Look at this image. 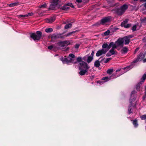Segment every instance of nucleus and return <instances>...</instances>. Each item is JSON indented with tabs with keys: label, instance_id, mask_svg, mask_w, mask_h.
I'll list each match as a JSON object with an SVG mask.
<instances>
[{
	"label": "nucleus",
	"instance_id": "423d86ee",
	"mask_svg": "<svg viewBox=\"0 0 146 146\" xmlns=\"http://www.w3.org/2000/svg\"><path fill=\"white\" fill-rule=\"evenodd\" d=\"M127 8V6L126 5H124L121 6L120 9H117V12L119 15H122L125 11Z\"/></svg>",
	"mask_w": 146,
	"mask_h": 146
},
{
	"label": "nucleus",
	"instance_id": "2eb2a0df",
	"mask_svg": "<svg viewBox=\"0 0 146 146\" xmlns=\"http://www.w3.org/2000/svg\"><path fill=\"white\" fill-rule=\"evenodd\" d=\"M64 46H65L63 42H61L57 44L56 47L57 48L62 49V48Z\"/></svg>",
	"mask_w": 146,
	"mask_h": 146
},
{
	"label": "nucleus",
	"instance_id": "3c124183",
	"mask_svg": "<svg viewBox=\"0 0 146 146\" xmlns=\"http://www.w3.org/2000/svg\"><path fill=\"white\" fill-rule=\"evenodd\" d=\"M143 42H146V38L145 37L143 39Z\"/></svg>",
	"mask_w": 146,
	"mask_h": 146
},
{
	"label": "nucleus",
	"instance_id": "a878e982",
	"mask_svg": "<svg viewBox=\"0 0 146 146\" xmlns=\"http://www.w3.org/2000/svg\"><path fill=\"white\" fill-rule=\"evenodd\" d=\"M108 45L107 44H104L102 45V49H107L108 48Z\"/></svg>",
	"mask_w": 146,
	"mask_h": 146
},
{
	"label": "nucleus",
	"instance_id": "6e6d98bb",
	"mask_svg": "<svg viewBox=\"0 0 146 146\" xmlns=\"http://www.w3.org/2000/svg\"><path fill=\"white\" fill-rule=\"evenodd\" d=\"M137 27V26L136 25H133L132 27Z\"/></svg>",
	"mask_w": 146,
	"mask_h": 146
},
{
	"label": "nucleus",
	"instance_id": "5fc2aeb1",
	"mask_svg": "<svg viewBox=\"0 0 146 146\" xmlns=\"http://www.w3.org/2000/svg\"><path fill=\"white\" fill-rule=\"evenodd\" d=\"M143 62H146V58L144 59L143 60Z\"/></svg>",
	"mask_w": 146,
	"mask_h": 146
},
{
	"label": "nucleus",
	"instance_id": "79ce46f5",
	"mask_svg": "<svg viewBox=\"0 0 146 146\" xmlns=\"http://www.w3.org/2000/svg\"><path fill=\"white\" fill-rule=\"evenodd\" d=\"M79 46H80V44H76V45H75V48H79Z\"/></svg>",
	"mask_w": 146,
	"mask_h": 146
},
{
	"label": "nucleus",
	"instance_id": "09e8293b",
	"mask_svg": "<svg viewBox=\"0 0 146 146\" xmlns=\"http://www.w3.org/2000/svg\"><path fill=\"white\" fill-rule=\"evenodd\" d=\"M132 28V30L133 31H135L136 30H138V29H136V28Z\"/></svg>",
	"mask_w": 146,
	"mask_h": 146
},
{
	"label": "nucleus",
	"instance_id": "c9c22d12",
	"mask_svg": "<svg viewBox=\"0 0 146 146\" xmlns=\"http://www.w3.org/2000/svg\"><path fill=\"white\" fill-rule=\"evenodd\" d=\"M63 42H64V44L65 46H66V45H68V44H70L69 42L68 41H63Z\"/></svg>",
	"mask_w": 146,
	"mask_h": 146
},
{
	"label": "nucleus",
	"instance_id": "864d4df0",
	"mask_svg": "<svg viewBox=\"0 0 146 146\" xmlns=\"http://www.w3.org/2000/svg\"><path fill=\"white\" fill-rule=\"evenodd\" d=\"M140 0V1L141 2H144L146 1V0Z\"/></svg>",
	"mask_w": 146,
	"mask_h": 146
},
{
	"label": "nucleus",
	"instance_id": "bf43d9fd",
	"mask_svg": "<svg viewBox=\"0 0 146 146\" xmlns=\"http://www.w3.org/2000/svg\"><path fill=\"white\" fill-rule=\"evenodd\" d=\"M133 101H134V100H135V99L134 98H133Z\"/></svg>",
	"mask_w": 146,
	"mask_h": 146
},
{
	"label": "nucleus",
	"instance_id": "f704fd0d",
	"mask_svg": "<svg viewBox=\"0 0 146 146\" xmlns=\"http://www.w3.org/2000/svg\"><path fill=\"white\" fill-rule=\"evenodd\" d=\"M76 31H73L72 32L69 33H67V34H66V36H70V35H72L73 33H75Z\"/></svg>",
	"mask_w": 146,
	"mask_h": 146
},
{
	"label": "nucleus",
	"instance_id": "9d476101",
	"mask_svg": "<svg viewBox=\"0 0 146 146\" xmlns=\"http://www.w3.org/2000/svg\"><path fill=\"white\" fill-rule=\"evenodd\" d=\"M108 51V50L102 49L98 50L96 53V56H99L103 54H105Z\"/></svg>",
	"mask_w": 146,
	"mask_h": 146
},
{
	"label": "nucleus",
	"instance_id": "c756f323",
	"mask_svg": "<svg viewBox=\"0 0 146 146\" xmlns=\"http://www.w3.org/2000/svg\"><path fill=\"white\" fill-rule=\"evenodd\" d=\"M93 59V57L90 56L88 57L87 60V62L88 63H89Z\"/></svg>",
	"mask_w": 146,
	"mask_h": 146
},
{
	"label": "nucleus",
	"instance_id": "20e7f679",
	"mask_svg": "<svg viewBox=\"0 0 146 146\" xmlns=\"http://www.w3.org/2000/svg\"><path fill=\"white\" fill-rule=\"evenodd\" d=\"M68 6H70L72 8H74V7L71 3H69L65 4L63 6H59L58 7L59 9L62 10H67L70 8Z\"/></svg>",
	"mask_w": 146,
	"mask_h": 146
},
{
	"label": "nucleus",
	"instance_id": "603ef678",
	"mask_svg": "<svg viewBox=\"0 0 146 146\" xmlns=\"http://www.w3.org/2000/svg\"><path fill=\"white\" fill-rule=\"evenodd\" d=\"M130 108V107H129V113H131V109H130V110L129 109Z\"/></svg>",
	"mask_w": 146,
	"mask_h": 146
},
{
	"label": "nucleus",
	"instance_id": "4d7b16f0",
	"mask_svg": "<svg viewBox=\"0 0 146 146\" xmlns=\"http://www.w3.org/2000/svg\"><path fill=\"white\" fill-rule=\"evenodd\" d=\"M121 70V69H119L117 70L116 71V72H118V71H120V70Z\"/></svg>",
	"mask_w": 146,
	"mask_h": 146
},
{
	"label": "nucleus",
	"instance_id": "72a5a7b5",
	"mask_svg": "<svg viewBox=\"0 0 146 146\" xmlns=\"http://www.w3.org/2000/svg\"><path fill=\"white\" fill-rule=\"evenodd\" d=\"M133 124L135 127H137L138 125L137 121L136 120H134L133 121Z\"/></svg>",
	"mask_w": 146,
	"mask_h": 146
},
{
	"label": "nucleus",
	"instance_id": "2f4dec72",
	"mask_svg": "<svg viewBox=\"0 0 146 146\" xmlns=\"http://www.w3.org/2000/svg\"><path fill=\"white\" fill-rule=\"evenodd\" d=\"M18 4V3H11L9 4V6L11 7H12L17 5Z\"/></svg>",
	"mask_w": 146,
	"mask_h": 146
},
{
	"label": "nucleus",
	"instance_id": "13d9d810",
	"mask_svg": "<svg viewBox=\"0 0 146 146\" xmlns=\"http://www.w3.org/2000/svg\"><path fill=\"white\" fill-rule=\"evenodd\" d=\"M143 13L144 14H146V11H145L144 12H143Z\"/></svg>",
	"mask_w": 146,
	"mask_h": 146
},
{
	"label": "nucleus",
	"instance_id": "cd10ccee",
	"mask_svg": "<svg viewBox=\"0 0 146 146\" xmlns=\"http://www.w3.org/2000/svg\"><path fill=\"white\" fill-rule=\"evenodd\" d=\"M142 84H140L139 82L138 83L137 85V90L138 91H140V86Z\"/></svg>",
	"mask_w": 146,
	"mask_h": 146
},
{
	"label": "nucleus",
	"instance_id": "39448f33",
	"mask_svg": "<svg viewBox=\"0 0 146 146\" xmlns=\"http://www.w3.org/2000/svg\"><path fill=\"white\" fill-rule=\"evenodd\" d=\"M140 61L139 59L137 57V59L134 60L131 63V64L129 66H127L124 68L122 69V70H126V71H125V72H126L128 70L131 69L133 68L135 65L134 64L137 63L138 61Z\"/></svg>",
	"mask_w": 146,
	"mask_h": 146
},
{
	"label": "nucleus",
	"instance_id": "1a4fd4ad",
	"mask_svg": "<svg viewBox=\"0 0 146 146\" xmlns=\"http://www.w3.org/2000/svg\"><path fill=\"white\" fill-rule=\"evenodd\" d=\"M115 42L117 47L123 46V40L122 38H119Z\"/></svg>",
	"mask_w": 146,
	"mask_h": 146
},
{
	"label": "nucleus",
	"instance_id": "473e14b6",
	"mask_svg": "<svg viewBox=\"0 0 146 146\" xmlns=\"http://www.w3.org/2000/svg\"><path fill=\"white\" fill-rule=\"evenodd\" d=\"M58 0H53L52 3L56 5L58 4Z\"/></svg>",
	"mask_w": 146,
	"mask_h": 146
},
{
	"label": "nucleus",
	"instance_id": "5701e85b",
	"mask_svg": "<svg viewBox=\"0 0 146 146\" xmlns=\"http://www.w3.org/2000/svg\"><path fill=\"white\" fill-rule=\"evenodd\" d=\"M100 65V63L98 60H96L94 63V66L97 67H98Z\"/></svg>",
	"mask_w": 146,
	"mask_h": 146
},
{
	"label": "nucleus",
	"instance_id": "6e6552de",
	"mask_svg": "<svg viewBox=\"0 0 146 146\" xmlns=\"http://www.w3.org/2000/svg\"><path fill=\"white\" fill-rule=\"evenodd\" d=\"M129 20L127 19H125L123 21L121 24V26L122 27H131V24H128L126 25L127 24Z\"/></svg>",
	"mask_w": 146,
	"mask_h": 146
},
{
	"label": "nucleus",
	"instance_id": "aec40b11",
	"mask_svg": "<svg viewBox=\"0 0 146 146\" xmlns=\"http://www.w3.org/2000/svg\"><path fill=\"white\" fill-rule=\"evenodd\" d=\"M57 5L52 3L50 6L49 9L50 10H55L56 7Z\"/></svg>",
	"mask_w": 146,
	"mask_h": 146
},
{
	"label": "nucleus",
	"instance_id": "0eeeda50",
	"mask_svg": "<svg viewBox=\"0 0 146 146\" xmlns=\"http://www.w3.org/2000/svg\"><path fill=\"white\" fill-rule=\"evenodd\" d=\"M61 60L63 62H66L67 63H68L69 62H72L73 63H75L76 62H74V59L73 58H70L69 57L68 58H63L62 57L60 58Z\"/></svg>",
	"mask_w": 146,
	"mask_h": 146
},
{
	"label": "nucleus",
	"instance_id": "a211bd4d",
	"mask_svg": "<svg viewBox=\"0 0 146 146\" xmlns=\"http://www.w3.org/2000/svg\"><path fill=\"white\" fill-rule=\"evenodd\" d=\"M128 50L127 48L126 47H124L122 48L121 50V52L122 54H125L126 53Z\"/></svg>",
	"mask_w": 146,
	"mask_h": 146
},
{
	"label": "nucleus",
	"instance_id": "58836bf2",
	"mask_svg": "<svg viewBox=\"0 0 146 146\" xmlns=\"http://www.w3.org/2000/svg\"><path fill=\"white\" fill-rule=\"evenodd\" d=\"M33 13H28V14H26V16H27V17H28V16H32L33 15Z\"/></svg>",
	"mask_w": 146,
	"mask_h": 146
},
{
	"label": "nucleus",
	"instance_id": "4468645a",
	"mask_svg": "<svg viewBox=\"0 0 146 146\" xmlns=\"http://www.w3.org/2000/svg\"><path fill=\"white\" fill-rule=\"evenodd\" d=\"M118 29V28H111L110 30H108L106 31L104 33V35H108L110 34V32H113L114 31H116Z\"/></svg>",
	"mask_w": 146,
	"mask_h": 146
},
{
	"label": "nucleus",
	"instance_id": "7c9ffc66",
	"mask_svg": "<svg viewBox=\"0 0 146 146\" xmlns=\"http://www.w3.org/2000/svg\"><path fill=\"white\" fill-rule=\"evenodd\" d=\"M142 24L146 25V18H144L141 20Z\"/></svg>",
	"mask_w": 146,
	"mask_h": 146
},
{
	"label": "nucleus",
	"instance_id": "f3484780",
	"mask_svg": "<svg viewBox=\"0 0 146 146\" xmlns=\"http://www.w3.org/2000/svg\"><path fill=\"white\" fill-rule=\"evenodd\" d=\"M146 79V74H144L142 76V78L141 79L140 81L139 82V84H143L145 80Z\"/></svg>",
	"mask_w": 146,
	"mask_h": 146
},
{
	"label": "nucleus",
	"instance_id": "ea45409f",
	"mask_svg": "<svg viewBox=\"0 0 146 146\" xmlns=\"http://www.w3.org/2000/svg\"><path fill=\"white\" fill-rule=\"evenodd\" d=\"M19 17L21 18V17H27V16L26 15H20L19 16Z\"/></svg>",
	"mask_w": 146,
	"mask_h": 146
},
{
	"label": "nucleus",
	"instance_id": "c03bdc74",
	"mask_svg": "<svg viewBox=\"0 0 146 146\" xmlns=\"http://www.w3.org/2000/svg\"><path fill=\"white\" fill-rule=\"evenodd\" d=\"M83 3H88L89 2V0H84L83 1Z\"/></svg>",
	"mask_w": 146,
	"mask_h": 146
},
{
	"label": "nucleus",
	"instance_id": "f03ea898",
	"mask_svg": "<svg viewBox=\"0 0 146 146\" xmlns=\"http://www.w3.org/2000/svg\"><path fill=\"white\" fill-rule=\"evenodd\" d=\"M82 58L79 57L77 59V61L79 62L82 68H85L86 69H88L89 68V67L86 63L82 61Z\"/></svg>",
	"mask_w": 146,
	"mask_h": 146
},
{
	"label": "nucleus",
	"instance_id": "dca6fc26",
	"mask_svg": "<svg viewBox=\"0 0 146 146\" xmlns=\"http://www.w3.org/2000/svg\"><path fill=\"white\" fill-rule=\"evenodd\" d=\"M115 52L114 49H111L106 54V56H109L115 54Z\"/></svg>",
	"mask_w": 146,
	"mask_h": 146
},
{
	"label": "nucleus",
	"instance_id": "de8ad7c7",
	"mask_svg": "<svg viewBox=\"0 0 146 146\" xmlns=\"http://www.w3.org/2000/svg\"><path fill=\"white\" fill-rule=\"evenodd\" d=\"M139 50V48H136L135 51L134 53L135 54L138 50Z\"/></svg>",
	"mask_w": 146,
	"mask_h": 146
},
{
	"label": "nucleus",
	"instance_id": "ddd939ff",
	"mask_svg": "<svg viewBox=\"0 0 146 146\" xmlns=\"http://www.w3.org/2000/svg\"><path fill=\"white\" fill-rule=\"evenodd\" d=\"M55 20V18L54 17H52L45 19L46 22L48 23H51L54 21Z\"/></svg>",
	"mask_w": 146,
	"mask_h": 146
},
{
	"label": "nucleus",
	"instance_id": "f8f14e48",
	"mask_svg": "<svg viewBox=\"0 0 146 146\" xmlns=\"http://www.w3.org/2000/svg\"><path fill=\"white\" fill-rule=\"evenodd\" d=\"M117 47V45L116 43H115H115L112 42L109 45H108V48L107 50H108V51L109 50L111 47L112 48V49H114Z\"/></svg>",
	"mask_w": 146,
	"mask_h": 146
},
{
	"label": "nucleus",
	"instance_id": "4be33fe9",
	"mask_svg": "<svg viewBox=\"0 0 146 146\" xmlns=\"http://www.w3.org/2000/svg\"><path fill=\"white\" fill-rule=\"evenodd\" d=\"M111 76L109 77H108L107 76L104 77L102 78V80H105V81L104 82H105L110 80V79Z\"/></svg>",
	"mask_w": 146,
	"mask_h": 146
},
{
	"label": "nucleus",
	"instance_id": "a18cd8bd",
	"mask_svg": "<svg viewBox=\"0 0 146 146\" xmlns=\"http://www.w3.org/2000/svg\"><path fill=\"white\" fill-rule=\"evenodd\" d=\"M94 51H92V53L91 54V55L90 56H92V57H93V56H94Z\"/></svg>",
	"mask_w": 146,
	"mask_h": 146
},
{
	"label": "nucleus",
	"instance_id": "bb28decb",
	"mask_svg": "<svg viewBox=\"0 0 146 146\" xmlns=\"http://www.w3.org/2000/svg\"><path fill=\"white\" fill-rule=\"evenodd\" d=\"M56 47V46H55L54 45H53L49 46L48 47V48L49 49H52L53 50H54V49Z\"/></svg>",
	"mask_w": 146,
	"mask_h": 146
},
{
	"label": "nucleus",
	"instance_id": "37998d69",
	"mask_svg": "<svg viewBox=\"0 0 146 146\" xmlns=\"http://www.w3.org/2000/svg\"><path fill=\"white\" fill-rule=\"evenodd\" d=\"M111 59L110 58H107L106 60L105 61V62L107 63Z\"/></svg>",
	"mask_w": 146,
	"mask_h": 146
},
{
	"label": "nucleus",
	"instance_id": "680f3d73",
	"mask_svg": "<svg viewBox=\"0 0 146 146\" xmlns=\"http://www.w3.org/2000/svg\"><path fill=\"white\" fill-rule=\"evenodd\" d=\"M145 89L146 90V86H145Z\"/></svg>",
	"mask_w": 146,
	"mask_h": 146
},
{
	"label": "nucleus",
	"instance_id": "e433bc0d",
	"mask_svg": "<svg viewBox=\"0 0 146 146\" xmlns=\"http://www.w3.org/2000/svg\"><path fill=\"white\" fill-rule=\"evenodd\" d=\"M108 3H113L115 2V0H107Z\"/></svg>",
	"mask_w": 146,
	"mask_h": 146
},
{
	"label": "nucleus",
	"instance_id": "a19ab883",
	"mask_svg": "<svg viewBox=\"0 0 146 146\" xmlns=\"http://www.w3.org/2000/svg\"><path fill=\"white\" fill-rule=\"evenodd\" d=\"M69 57L74 58L75 57L74 55L73 54H70L69 55Z\"/></svg>",
	"mask_w": 146,
	"mask_h": 146
},
{
	"label": "nucleus",
	"instance_id": "412c9836",
	"mask_svg": "<svg viewBox=\"0 0 146 146\" xmlns=\"http://www.w3.org/2000/svg\"><path fill=\"white\" fill-rule=\"evenodd\" d=\"M145 56L144 54H140L138 56L140 61H141L144 57Z\"/></svg>",
	"mask_w": 146,
	"mask_h": 146
},
{
	"label": "nucleus",
	"instance_id": "8fccbe9b",
	"mask_svg": "<svg viewBox=\"0 0 146 146\" xmlns=\"http://www.w3.org/2000/svg\"><path fill=\"white\" fill-rule=\"evenodd\" d=\"M143 6L145 7V9H146V2L143 4Z\"/></svg>",
	"mask_w": 146,
	"mask_h": 146
},
{
	"label": "nucleus",
	"instance_id": "393cba45",
	"mask_svg": "<svg viewBox=\"0 0 146 146\" xmlns=\"http://www.w3.org/2000/svg\"><path fill=\"white\" fill-rule=\"evenodd\" d=\"M53 31L52 28H47L45 29V31L47 33H51Z\"/></svg>",
	"mask_w": 146,
	"mask_h": 146
},
{
	"label": "nucleus",
	"instance_id": "49530a36",
	"mask_svg": "<svg viewBox=\"0 0 146 146\" xmlns=\"http://www.w3.org/2000/svg\"><path fill=\"white\" fill-rule=\"evenodd\" d=\"M76 1L78 3H81L82 2V0H76Z\"/></svg>",
	"mask_w": 146,
	"mask_h": 146
},
{
	"label": "nucleus",
	"instance_id": "4c0bfd02",
	"mask_svg": "<svg viewBox=\"0 0 146 146\" xmlns=\"http://www.w3.org/2000/svg\"><path fill=\"white\" fill-rule=\"evenodd\" d=\"M46 7V3H44L40 7V8H45Z\"/></svg>",
	"mask_w": 146,
	"mask_h": 146
},
{
	"label": "nucleus",
	"instance_id": "9b49d317",
	"mask_svg": "<svg viewBox=\"0 0 146 146\" xmlns=\"http://www.w3.org/2000/svg\"><path fill=\"white\" fill-rule=\"evenodd\" d=\"M132 37V36L130 35L126 36L122 38L123 40V42L124 41L125 44H128L130 42V39Z\"/></svg>",
	"mask_w": 146,
	"mask_h": 146
},
{
	"label": "nucleus",
	"instance_id": "c85d7f7f",
	"mask_svg": "<svg viewBox=\"0 0 146 146\" xmlns=\"http://www.w3.org/2000/svg\"><path fill=\"white\" fill-rule=\"evenodd\" d=\"M113 71V69H110L107 71V72L108 74H111L112 73Z\"/></svg>",
	"mask_w": 146,
	"mask_h": 146
},
{
	"label": "nucleus",
	"instance_id": "b1692460",
	"mask_svg": "<svg viewBox=\"0 0 146 146\" xmlns=\"http://www.w3.org/2000/svg\"><path fill=\"white\" fill-rule=\"evenodd\" d=\"M72 23H70L66 24L64 26V27H70L72 26Z\"/></svg>",
	"mask_w": 146,
	"mask_h": 146
},
{
	"label": "nucleus",
	"instance_id": "6ab92c4d",
	"mask_svg": "<svg viewBox=\"0 0 146 146\" xmlns=\"http://www.w3.org/2000/svg\"><path fill=\"white\" fill-rule=\"evenodd\" d=\"M84 68L85 69V70H82L79 72L81 76L84 75L88 72V69H86L85 68Z\"/></svg>",
	"mask_w": 146,
	"mask_h": 146
},
{
	"label": "nucleus",
	"instance_id": "7ed1b4c3",
	"mask_svg": "<svg viewBox=\"0 0 146 146\" xmlns=\"http://www.w3.org/2000/svg\"><path fill=\"white\" fill-rule=\"evenodd\" d=\"M41 36V33L40 31H37L36 33H33L31 35V37L34 40H39Z\"/></svg>",
	"mask_w": 146,
	"mask_h": 146
},
{
	"label": "nucleus",
	"instance_id": "052dcab7",
	"mask_svg": "<svg viewBox=\"0 0 146 146\" xmlns=\"http://www.w3.org/2000/svg\"><path fill=\"white\" fill-rule=\"evenodd\" d=\"M134 1H138V0H133Z\"/></svg>",
	"mask_w": 146,
	"mask_h": 146
},
{
	"label": "nucleus",
	"instance_id": "f257e3e1",
	"mask_svg": "<svg viewBox=\"0 0 146 146\" xmlns=\"http://www.w3.org/2000/svg\"><path fill=\"white\" fill-rule=\"evenodd\" d=\"M111 17L110 16H108L105 17L101 20L100 23H98L95 24L96 25H99L100 24H101L102 25L106 24L108 23H110L111 21Z\"/></svg>",
	"mask_w": 146,
	"mask_h": 146
}]
</instances>
